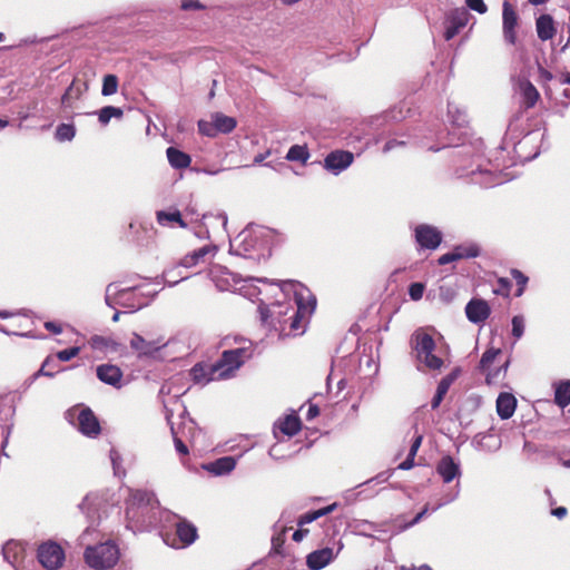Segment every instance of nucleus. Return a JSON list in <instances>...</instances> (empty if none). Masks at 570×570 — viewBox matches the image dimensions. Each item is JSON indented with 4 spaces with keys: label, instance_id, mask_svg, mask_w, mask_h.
<instances>
[{
    "label": "nucleus",
    "instance_id": "obj_1",
    "mask_svg": "<svg viewBox=\"0 0 570 570\" xmlns=\"http://www.w3.org/2000/svg\"><path fill=\"white\" fill-rule=\"evenodd\" d=\"M253 355L250 346H242L223 351L220 357L214 363V371H217L216 377L220 381L229 380L236 375V372Z\"/></svg>",
    "mask_w": 570,
    "mask_h": 570
},
{
    "label": "nucleus",
    "instance_id": "obj_2",
    "mask_svg": "<svg viewBox=\"0 0 570 570\" xmlns=\"http://www.w3.org/2000/svg\"><path fill=\"white\" fill-rule=\"evenodd\" d=\"M119 556L118 546L112 541L89 546L83 553L86 563L96 570L112 568L118 562Z\"/></svg>",
    "mask_w": 570,
    "mask_h": 570
},
{
    "label": "nucleus",
    "instance_id": "obj_3",
    "mask_svg": "<svg viewBox=\"0 0 570 570\" xmlns=\"http://www.w3.org/2000/svg\"><path fill=\"white\" fill-rule=\"evenodd\" d=\"M413 348L416 357L429 370L438 371L443 366V361L434 355L435 342L433 337L424 332H416L413 336Z\"/></svg>",
    "mask_w": 570,
    "mask_h": 570
},
{
    "label": "nucleus",
    "instance_id": "obj_4",
    "mask_svg": "<svg viewBox=\"0 0 570 570\" xmlns=\"http://www.w3.org/2000/svg\"><path fill=\"white\" fill-rule=\"evenodd\" d=\"M67 419L88 438H97L101 433L98 417L89 407H72L67 411Z\"/></svg>",
    "mask_w": 570,
    "mask_h": 570
},
{
    "label": "nucleus",
    "instance_id": "obj_5",
    "mask_svg": "<svg viewBox=\"0 0 570 570\" xmlns=\"http://www.w3.org/2000/svg\"><path fill=\"white\" fill-rule=\"evenodd\" d=\"M37 558L43 568L56 570L63 564L65 551L59 543L49 540L38 547Z\"/></svg>",
    "mask_w": 570,
    "mask_h": 570
},
{
    "label": "nucleus",
    "instance_id": "obj_6",
    "mask_svg": "<svg viewBox=\"0 0 570 570\" xmlns=\"http://www.w3.org/2000/svg\"><path fill=\"white\" fill-rule=\"evenodd\" d=\"M519 14L509 1L502 3V35L508 45L518 42Z\"/></svg>",
    "mask_w": 570,
    "mask_h": 570
},
{
    "label": "nucleus",
    "instance_id": "obj_7",
    "mask_svg": "<svg viewBox=\"0 0 570 570\" xmlns=\"http://www.w3.org/2000/svg\"><path fill=\"white\" fill-rule=\"evenodd\" d=\"M500 354H501L500 348L491 347V348H488L483 353V355L480 360L479 370L482 373H485V382L489 385L495 384L498 382V380L500 379V376L504 377L507 374V368H508V364H509L508 362H505L503 365L498 367L495 371H493V372L490 371L491 365L494 363V360Z\"/></svg>",
    "mask_w": 570,
    "mask_h": 570
},
{
    "label": "nucleus",
    "instance_id": "obj_8",
    "mask_svg": "<svg viewBox=\"0 0 570 570\" xmlns=\"http://www.w3.org/2000/svg\"><path fill=\"white\" fill-rule=\"evenodd\" d=\"M414 237L421 248L434 250L443 239L442 233L434 226L420 224L414 229Z\"/></svg>",
    "mask_w": 570,
    "mask_h": 570
},
{
    "label": "nucleus",
    "instance_id": "obj_9",
    "mask_svg": "<svg viewBox=\"0 0 570 570\" xmlns=\"http://www.w3.org/2000/svg\"><path fill=\"white\" fill-rule=\"evenodd\" d=\"M469 18L470 13L463 7L452 10L449 17V26L444 32V39L448 41L453 39L468 24Z\"/></svg>",
    "mask_w": 570,
    "mask_h": 570
},
{
    "label": "nucleus",
    "instance_id": "obj_10",
    "mask_svg": "<svg viewBox=\"0 0 570 570\" xmlns=\"http://www.w3.org/2000/svg\"><path fill=\"white\" fill-rule=\"evenodd\" d=\"M189 375L195 384L206 385L213 381H220L216 377L217 371H214V363L198 362L189 371Z\"/></svg>",
    "mask_w": 570,
    "mask_h": 570
},
{
    "label": "nucleus",
    "instance_id": "obj_11",
    "mask_svg": "<svg viewBox=\"0 0 570 570\" xmlns=\"http://www.w3.org/2000/svg\"><path fill=\"white\" fill-rule=\"evenodd\" d=\"M465 314L470 322L478 324L488 320L491 308L487 301L473 298L466 304Z\"/></svg>",
    "mask_w": 570,
    "mask_h": 570
},
{
    "label": "nucleus",
    "instance_id": "obj_12",
    "mask_svg": "<svg viewBox=\"0 0 570 570\" xmlns=\"http://www.w3.org/2000/svg\"><path fill=\"white\" fill-rule=\"evenodd\" d=\"M354 156L351 151L334 150L330 153L324 160L327 170L340 173L353 163Z\"/></svg>",
    "mask_w": 570,
    "mask_h": 570
},
{
    "label": "nucleus",
    "instance_id": "obj_13",
    "mask_svg": "<svg viewBox=\"0 0 570 570\" xmlns=\"http://www.w3.org/2000/svg\"><path fill=\"white\" fill-rule=\"evenodd\" d=\"M97 377L104 382L105 384L111 385L114 387L121 386L122 380V371L114 364H101L97 366L96 370Z\"/></svg>",
    "mask_w": 570,
    "mask_h": 570
},
{
    "label": "nucleus",
    "instance_id": "obj_14",
    "mask_svg": "<svg viewBox=\"0 0 570 570\" xmlns=\"http://www.w3.org/2000/svg\"><path fill=\"white\" fill-rule=\"evenodd\" d=\"M217 252V247L215 245H205L198 249H195L194 252L185 255L181 261L180 265L187 268L195 267L200 263L206 262V257L208 255L214 256Z\"/></svg>",
    "mask_w": 570,
    "mask_h": 570
},
{
    "label": "nucleus",
    "instance_id": "obj_15",
    "mask_svg": "<svg viewBox=\"0 0 570 570\" xmlns=\"http://www.w3.org/2000/svg\"><path fill=\"white\" fill-rule=\"evenodd\" d=\"M163 344L159 341H147L141 335L134 333L130 340V347L138 353L139 356H149L159 351Z\"/></svg>",
    "mask_w": 570,
    "mask_h": 570
},
{
    "label": "nucleus",
    "instance_id": "obj_16",
    "mask_svg": "<svg viewBox=\"0 0 570 570\" xmlns=\"http://www.w3.org/2000/svg\"><path fill=\"white\" fill-rule=\"evenodd\" d=\"M535 29L538 38L542 41L551 40L557 33L554 20L552 16L547 13L541 14L537 18Z\"/></svg>",
    "mask_w": 570,
    "mask_h": 570
},
{
    "label": "nucleus",
    "instance_id": "obj_17",
    "mask_svg": "<svg viewBox=\"0 0 570 570\" xmlns=\"http://www.w3.org/2000/svg\"><path fill=\"white\" fill-rule=\"evenodd\" d=\"M517 399L511 393L502 392L497 399V413L502 420L510 419L515 411Z\"/></svg>",
    "mask_w": 570,
    "mask_h": 570
},
{
    "label": "nucleus",
    "instance_id": "obj_18",
    "mask_svg": "<svg viewBox=\"0 0 570 570\" xmlns=\"http://www.w3.org/2000/svg\"><path fill=\"white\" fill-rule=\"evenodd\" d=\"M176 534L181 542V547L190 546L198 538L197 528L185 519L176 523Z\"/></svg>",
    "mask_w": 570,
    "mask_h": 570
},
{
    "label": "nucleus",
    "instance_id": "obj_19",
    "mask_svg": "<svg viewBox=\"0 0 570 570\" xmlns=\"http://www.w3.org/2000/svg\"><path fill=\"white\" fill-rule=\"evenodd\" d=\"M436 472L441 475L443 482L450 483L459 475L460 469L450 455H445L439 461Z\"/></svg>",
    "mask_w": 570,
    "mask_h": 570
},
{
    "label": "nucleus",
    "instance_id": "obj_20",
    "mask_svg": "<svg viewBox=\"0 0 570 570\" xmlns=\"http://www.w3.org/2000/svg\"><path fill=\"white\" fill-rule=\"evenodd\" d=\"M333 558V551L330 548H324L311 552L307 556V566L313 570H320L327 566Z\"/></svg>",
    "mask_w": 570,
    "mask_h": 570
},
{
    "label": "nucleus",
    "instance_id": "obj_21",
    "mask_svg": "<svg viewBox=\"0 0 570 570\" xmlns=\"http://www.w3.org/2000/svg\"><path fill=\"white\" fill-rule=\"evenodd\" d=\"M3 558L12 566L19 563L23 559L24 548L18 541L10 540L2 548Z\"/></svg>",
    "mask_w": 570,
    "mask_h": 570
},
{
    "label": "nucleus",
    "instance_id": "obj_22",
    "mask_svg": "<svg viewBox=\"0 0 570 570\" xmlns=\"http://www.w3.org/2000/svg\"><path fill=\"white\" fill-rule=\"evenodd\" d=\"M277 428L287 436L296 435L302 429V421L296 414H288L277 422Z\"/></svg>",
    "mask_w": 570,
    "mask_h": 570
},
{
    "label": "nucleus",
    "instance_id": "obj_23",
    "mask_svg": "<svg viewBox=\"0 0 570 570\" xmlns=\"http://www.w3.org/2000/svg\"><path fill=\"white\" fill-rule=\"evenodd\" d=\"M166 154L171 167L176 169H184L190 166L191 158L188 154L175 147H168Z\"/></svg>",
    "mask_w": 570,
    "mask_h": 570
},
{
    "label": "nucleus",
    "instance_id": "obj_24",
    "mask_svg": "<svg viewBox=\"0 0 570 570\" xmlns=\"http://www.w3.org/2000/svg\"><path fill=\"white\" fill-rule=\"evenodd\" d=\"M154 495L151 492L146 490H132L128 501L127 514H130L135 507H146L151 503Z\"/></svg>",
    "mask_w": 570,
    "mask_h": 570
},
{
    "label": "nucleus",
    "instance_id": "obj_25",
    "mask_svg": "<svg viewBox=\"0 0 570 570\" xmlns=\"http://www.w3.org/2000/svg\"><path fill=\"white\" fill-rule=\"evenodd\" d=\"M520 89L524 108H533L540 98V94L537 88L529 80H523L520 82Z\"/></svg>",
    "mask_w": 570,
    "mask_h": 570
},
{
    "label": "nucleus",
    "instance_id": "obj_26",
    "mask_svg": "<svg viewBox=\"0 0 570 570\" xmlns=\"http://www.w3.org/2000/svg\"><path fill=\"white\" fill-rule=\"evenodd\" d=\"M236 462L232 456L219 458L216 461L209 463L205 468L216 474L222 475L228 473L235 469Z\"/></svg>",
    "mask_w": 570,
    "mask_h": 570
},
{
    "label": "nucleus",
    "instance_id": "obj_27",
    "mask_svg": "<svg viewBox=\"0 0 570 570\" xmlns=\"http://www.w3.org/2000/svg\"><path fill=\"white\" fill-rule=\"evenodd\" d=\"M452 252L453 255L455 256V261L475 258L481 253L479 245L475 243H465L456 245L453 247Z\"/></svg>",
    "mask_w": 570,
    "mask_h": 570
},
{
    "label": "nucleus",
    "instance_id": "obj_28",
    "mask_svg": "<svg viewBox=\"0 0 570 570\" xmlns=\"http://www.w3.org/2000/svg\"><path fill=\"white\" fill-rule=\"evenodd\" d=\"M213 119H214V122H215V127H216L217 134L218 132L229 134L237 126V121H236V119L234 117L226 116V115H224L222 112H216L213 116Z\"/></svg>",
    "mask_w": 570,
    "mask_h": 570
},
{
    "label": "nucleus",
    "instance_id": "obj_29",
    "mask_svg": "<svg viewBox=\"0 0 570 570\" xmlns=\"http://www.w3.org/2000/svg\"><path fill=\"white\" fill-rule=\"evenodd\" d=\"M157 222L161 226H166L169 223H176L181 228L188 227L187 223L183 219L179 210H174V212L159 210V212H157Z\"/></svg>",
    "mask_w": 570,
    "mask_h": 570
},
{
    "label": "nucleus",
    "instance_id": "obj_30",
    "mask_svg": "<svg viewBox=\"0 0 570 570\" xmlns=\"http://www.w3.org/2000/svg\"><path fill=\"white\" fill-rule=\"evenodd\" d=\"M554 402L561 409L570 404V381H562L556 386Z\"/></svg>",
    "mask_w": 570,
    "mask_h": 570
},
{
    "label": "nucleus",
    "instance_id": "obj_31",
    "mask_svg": "<svg viewBox=\"0 0 570 570\" xmlns=\"http://www.w3.org/2000/svg\"><path fill=\"white\" fill-rule=\"evenodd\" d=\"M336 507H337V504L333 503L325 508L306 512L299 517L297 524H298V527H303L304 524L311 523V522L317 520L318 518L327 515L328 513L333 512L336 509Z\"/></svg>",
    "mask_w": 570,
    "mask_h": 570
},
{
    "label": "nucleus",
    "instance_id": "obj_32",
    "mask_svg": "<svg viewBox=\"0 0 570 570\" xmlns=\"http://www.w3.org/2000/svg\"><path fill=\"white\" fill-rule=\"evenodd\" d=\"M309 158L308 149L305 145H294L289 148L286 159L289 161H301L305 164Z\"/></svg>",
    "mask_w": 570,
    "mask_h": 570
},
{
    "label": "nucleus",
    "instance_id": "obj_33",
    "mask_svg": "<svg viewBox=\"0 0 570 570\" xmlns=\"http://www.w3.org/2000/svg\"><path fill=\"white\" fill-rule=\"evenodd\" d=\"M124 111L119 107L106 106L101 108L98 112V119L102 125H107L112 117L121 118Z\"/></svg>",
    "mask_w": 570,
    "mask_h": 570
},
{
    "label": "nucleus",
    "instance_id": "obj_34",
    "mask_svg": "<svg viewBox=\"0 0 570 570\" xmlns=\"http://www.w3.org/2000/svg\"><path fill=\"white\" fill-rule=\"evenodd\" d=\"M61 371H62V368L59 366V364L56 362V360L52 356H48L43 361V363L37 374L53 377L57 373H59Z\"/></svg>",
    "mask_w": 570,
    "mask_h": 570
},
{
    "label": "nucleus",
    "instance_id": "obj_35",
    "mask_svg": "<svg viewBox=\"0 0 570 570\" xmlns=\"http://www.w3.org/2000/svg\"><path fill=\"white\" fill-rule=\"evenodd\" d=\"M118 90V78L115 75H106L102 80L101 94L111 96Z\"/></svg>",
    "mask_w": 570,
    "mask_h": 570
},
{
    "label": "nucleus",
    "instance_id": "obj_36",
    "mask_svg": "<svg viewBox=\"0 0 570 570\" xmlns=\"http://www.w3.org/2000/svg\"><path fill=\"white\" fill-rule=\"evenodd\" d=\"M76 135L73 125L60 124L56 130V139L59 141L71 140Z\"/></svg>",
    "mask_w": 570,
    "mask_h": 570
},
{
    "label": "nucleus",
    "instance_id": "obj_37",
    "mask_svg": "<svg viewBox=\"0 0 570 570\" xmlns=\"http://www.w3.org/2000/svg\"><path fill=\"white\" fill-rule=\"evenodd\" d=\"M511 276L515 279L518 286L515 296H521L525 289L529 278L517 268L511 269Z\"/></svg>",
    "mask_w": 570,
    "mask_h": 570
},
{
    "label": "nucleus",
    "instance_id": "obj_38",
    "mask_svg": "<svg viewBox=\"0 0 570 570\" xmlns=\"http://www.w3.org/2000/svg\"><path fill=\"white\" fill-rule=\"evenodd\" d=\"M512 284L505 277H500L498 279V286L493 289V293L497 295H501L503 297H509L511 292Z\"/></svg>",
    "mask_w": 570,
    "mask_h": 570
},
{
    "label": "nucleus",
    "instance_id": "obj_39",
    "mask_svg": "<svg viewBox=\"0 0 570 570\" xmlns=\"http://www.w3.org/2000/svg\"><path fill=\"white\" fill-rule=\"evenodd\" d=\"M286 528H283L278 533L272 538V547L275 553L281 554L283 546L286 541Z\"/></svg>",
    "mask_w": 570,
    "mask_h": 570
},
{
    "label": "nucleus",
    "instance_id": "obj_40",
    "mask_svg": "<svg viewBox=\"0 0 570 570\" xmlns=\"http://www.w3.org/2000/svg\"><path fill=\"white\" fill-rule=\"evenodd\" d=\"M198 130L202 135L207 137H215L217 135L214 119L212 121L199 120Z\"/></svg>",
    "mask_w": 570,
    "mask_h": 570
},
{
    "label": "nucleus",
    "instance_id": "obj_41",
    "mask_svg": "<svg viewBox=\"0 0 570 570\" xmlns=\"http://www.w3.org/2000/svg\"><path fill=\"white\" fill-rule=\"evenodd\" d=\"M79 353H80V347L72 346V347L57 352L56 357L60 362H68L71 358L76 357Z\"/></svg>",
    "mask_w": 570,
    "mask_h": 570
},
{
    "label": "nucleus",
    "instance_id": "obj_42",
    "mask_svg": "<svg viewBox=\"0 0 570 570\" xmlns=\"http://www.w3.org/2000/svg\"><path fill=\"white\" fill-rule=\"evenodd\" d=\"M425 289V285L423 283L416 282L412 283L409 286V295L412 301H420L423 296Z\"/></svg>",
    "mask_w": 570,
    "mask_h": 570
},
{
    "label": "nucleus",
    "instance_id": "obj_43",
    "mask_svg": "<svg viewBox=\"0 0 570 570\" xmlns=\"http://www.w3.org/2000/svg\"><path fill=\"white\" fill-rule=\"evenodd\" d=\"M524 332V320L522 316H514L512 318V335L515 338H520Z\"/></svg>",
    "mask_w": 570,
    "mask_h": 570
},
{
    "label": "nucleus",
    "instance_id": "obj_44",
    "mask_svg": "<svg viewBox=\"0 0 570 570\" xmlns=\"http://www.w3.org/2000/svg\"><path fill=\"white\" fill-rule=\"evenodd\" d=\"M469 9L476 11L480 14H484L488 11V6L483 0H465Z\"/></svg>",
    "mask_w": 570,
    "mask_h": 570
},
{
    "label": "nucleus",
    "instance_id": "obj_45",
    "mask_svg": "<svg viewBox=\"0 0 570 570\" xmlns=\"http://www.w3.org/2000/svg\"><path fill=\"white\" fill-rule=\"evenodd\" d=\"M110 344H111V340L106 338L104 336H99V335H95L90 340V345L94 348H99V350L107 348L110 346Z\"/></svg>",
    "mask_w": 570,
    "mask_h": 570
},
{
    "label": "nucleus",
    "instance_id": "obj_46",
    "mask_svg": "<svg viewBox=\"0 0 570 570\" xmlns=\"http://www.w3.org/2000/svg\"><path fill=\"white\" fill-rule=\"evenodd\" d=\"M75 81H72V83L67 88V90L65 91L62 98H61V101L63 105H69V101L70 99L72 98H79L80 96V90L77 89L75 90Z\"/></svg>",
    "mask_w": 570,
    "mask_h": 570
},
{
    "label": "nucleus",
    "instance_id": "obj_47",
    "mask_svg": "<svg viewBox=\"0 0 570 570\" xmlns=\"http://www.w3.org/2000/svg\"><path fill=\"white\" fill-rule=\"evenodd\" d=\"M180 8L184 11H190V10H203V9H205V6L202 4L198 0H181Z\"/></svg>",
    "mask_w": 570,
    "mask_h": 570
},
{
    "label": "nucleus",
    "instance_id": "obj_48",
    "mask_svg": "<svg viewBox=\"0 0 570 570\" xmlns=\"http://www.w3.org/2000/svg\"><path fill=\"white\" fill-rule=\"evenodd\" d=\"M171 433H173V436H174V443H175V448L177 450V452L181 455H187L189 453L188 451V448L187 445L181 441V439H179L174 430V428H171Z\"/></svg>",
    "mask_w": 570,
    "mask_h": 570
},
{
    "label": "nucleus",
    "instance_id": "obj_49",
    "mask_svg": "<svg viewBox=\"0 0 570 570\" xmlns=\"http://www.w3.org/2000/svg\"><path fill=\"white\" fill-rule=\"evenodd\" d=\"M429 512V504H425V507L423 508V510L421 512H419L414 518L413 520H411L410 522H407L403 528L404 529H407L410 527H413L414 524L419 523L425 515L426 513Z\"/></svg>",
    "mask_w": 570,
    "mask_h": 570
},
{
    "label": "nucleus",
    "instance_id": "obj_50",
    "mask_svg": "<svg viewBox=\"0 0 570 570\" xmlns=\"http://www.w3.org/2000/svg\"><path fill=\"white\" fill-rule=\"evenodd\" d=\"M422 440L423 436L421 434L416 435L409 451L410 456H416V453L422 444Z\"/></svg>",
    "mask_w": 570,
    "mask_h": 570
},
{
    "label": "nucleus",
    "instance_id": "obj_51",
    "mask_svg": "<svg viewBox=\"0 0 570 570\" xmlns=\"http://www.w3.org/2000/svg\"><path fill=\"white\" fill-rule=\"evenodd\" d=\"M452 262H456L455 261V256L453 255L452 250L441 255L438 258V264L441 265V266L446 265V264L452 263Z\"/></svg>",
    "mask_w": 570,
    "mask_h": 570
},
{
    "label": "nucleus",
    "instance_id": "obj_52",
    "mask_svg": "<svg viewBox=\"0 0 570 570\" xmlns=\"http://www.w3.org/2000/svg\"><path fill=\"white\" fill-rule=\"evenodd\" d=\"M45 328L53 334H60L62 332L61 325L55 322H46Z\"/></svg>",
    "mask_w": 570,
    "mask_h": 570
},
{
    "label": "nucleus",
    "instance_id": "obj_53",
    "mask_svg": "<svg viewBox=\"0 0 570 570\" xmlns=\"http://www.w3.org/2000/svg\"><path fill=\"white\" fill-rule=\"evenodd\" d=\"M404 145H405L404 141L396 140V139H391V140L386 141V144L384 145L383 151L387 153V151L392 150L393 148H395L397 146H404Z\"/></svg>",
    "mask_w": 570,
    "mask_h": 570
},
{
    "label": "nucleus",
    "instance_id": "obj_54",
    "mask_svg": "<svg viewBox=\"0 0 570 570\" xmlns=\"http://www.w3.org/2000/svg\"><path fill=\"white\" fill-rule=\"evenodd\" d=\"M414 458L415 456H410V454H407V458L399 464V469L400 470H410L414 466Z\"/></svg>",
    "mask_w": 570,
    "mask_h": 570
},
{
    "label": "nucleus",
    "instance_id": "obj_55",
    "mask_svg": "<svg viewBox=\"0 0 570 570\" xmlns=\"http://www.w3.org/2000/svg\"><path fill=\"white\" fill-rule=\"evenodd\" d=\"M568 513L567 508L558 507L551 510V514L557 517L558 519H563Z\"/></svg>",
    "mask_w": 570,
    "mask_h": 570
},
{
    "label": "nucleus",
    "instance_id": "obj_56",
    "mask_svg": "<svg viewBox=\"0 0 570 570\" xmlns=\"http://www.w3.org/2000/svg\"><path fill=\"white\" fill-rule=\"evenodd\" d=\"M450 389V385L448 382H444L443 380H441L438 384V387H436V393L445 396V394L448 393Z\"/></svg>",
    "mask_w": 570,
    "mask_h": 570
},
{
    "label": "nucleus",
    "instance_id": "obj_57",
    "mask_svg": "<svg viewBox=\"0 0 570 570\" xmlns=\"http://www.w3.org/2000/svg\"><path fill=\"white\" fill-rule=\"evenodd\" d=\"M320 414V409L315 404H311L306 414L307 420H312Z\"/></svg>",
    "mask_w": 570,
    "mask_h": 570
},
{
    "label": "nucleus",
    "instance_id": "obj_58",
    "mask_svg": "<svg viewBox=\"0 0 570 570\" xmlns=\"http://www.w3.org/2000/svg\"><path fill=\"white\" fill-rule=\"evenodd\" d=\"M307 529H303L302 527H299V529L293 533V540L299 542L305 535H307Z\"/></svg>",
    "mask_w": 570,
    "mask_h": 570
},
{
    "label": "nucleus",
    "instance_id": "obj_59",
    "mask_svg": "<svg viewBox=\"0 0 570 570\" xmlns=\"http://www.w3.org/2000/svg\"><path fill=\"white\" fill-rule=\"evenodd\" d=\"M301 318H302L301 309L298 308L297 312L295 313L294 317H293L292 323H291V328L292 330H298L299 328Z\"/></svg>",
    "mask_w": 570,
    "mask_h": 570
},
{
    "label": "nucleus",
    "instance_id": "obj_60",
    "mask_svg": "<svg viewBox=\"0 0 570 570\" xmlns=\"http://www.w3.org/2000/svg\"><path fill=\"white\" fill-rule=\"evenodd\" d=\"M538 71H539L540 78L546 81H550L553 78L552 73L541 66L539 67Z\"/></svg>",
    "mask_w": 570,
    "mask_h": 570
},
{
    "label": "nucleus",
    "instance_id": "obj_61",
    "mask_svg": "<svg viewBox=\"0 0 570 570\" xmlns=\"http://www.w3.org/2000/svg\"><path fill=\"white\" fill-rule=\"evenodd\" d=\"M444 396L439 394V393H435V395L433 396L432 399V402H431V406L433 410L438 409L441 404V402L443 401Z\"/></svg>",
    "mask_w": 570,
    "mask_h": 570
},
{
    "label": "nucleus",
    "instance_id": "obj_62",
    "mask_svg": "<svg viewBox=\"0 0 570 570\" xmlns=\"http://www.w3.org/2000/svg\"><path fill=\"white\" fill-rule=\"evenodd\" d=\"M458 370L453 371L452 373L448 374L446 376H444L442 380L444 382H448L449 385L451 386L452 383L455 381V379L458 377Z\"/></svg>",
    "mask_w": 570,
    "mask_h": 570
},
{
    "label": "nucleus",
    "instance_id": "obj_63",
    "mask_svg": "<svg viewBox=\"0 0 570 570\" xmlns=\"http://www.w3.org/2000/svg\"><path fill=\"white\" fill-rule=\"evenodd\" d=\"M560 82L570 85V72L562 73Z\"/></svg>",
    "mask_w": 570,
    "mask_h": 570
},
{
    "label": "nucleus",
    "instance_id": "obj_64",
    "mask_svg": "<svg viewBox=\"0 0 570 570\" xmlns=\"http://www.w3.org/2000/svg\"><path fill=\"white\" fill-rule=\"evenodd\" d=\"M403 570H432L429 566L424 564L421 567L403 568Z\"/></svg>",
    "mask_w": 570,
    "mask_h": 570
}]
</instances>
